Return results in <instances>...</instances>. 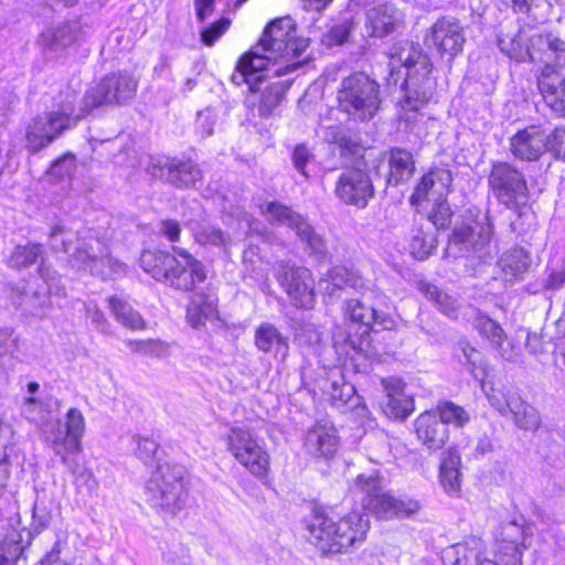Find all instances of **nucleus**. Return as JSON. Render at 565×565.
Here are the masks:
<instances>
[{
	"instance_id": "obj_1",
	"label": "nucleus",
	"mask_w": 565,
	"mask_h": 565,
	"mask_svg": "<svg viewBox=\"0 0 565 565\" xmlns=\"http://www.w3.org/2000/svg\"><path fill=\"white\" fill-rule=\"evenodd\" d=\"M369 529V519L359 512H351L338 521L315 512L306 522V537L322 554H337L363 542Z\"/></svg>"
},
{
	"instance_id": "obj_2",
	"label": "nucleus",
	"mask_w": 565,
	"mask_h": 565,
	"mask_svg": "<svg viewBox=\"0 0 565 565\" xmlns=\"http://www.w3.org/2000/svg\"><path fill=\"white\" fill-rule=\"evenodd\" d=\"M173 254L145 250L140 266L151 277L171 288L190 291L207 277L205 266L186 249L172 247Z\"/></svg>"
},
{
	"instance_id": "obj_3",
	"label": "nucleus",
	"mask_w": 565,
	"mask_h": 565,
	"mask_svg": "<svg viewBox=\"0 0 565 565\" xmlns=\"http://www.w3.org/2000/svg\"><path fill=\"white\" fill-rule=\"evenodd\" d=\"M72 234L62 225H54L50 233L51 246L70 255L73 267L89 271L102 278H110L125 273V264L111 257L108 245L89 234L78 238L77 246H72Z\"/></svg>"
},
{
	"instance_id": "obj_4",
	"label": "nucleus",
	"mask_w": 565,
	"mask_h": 565,
	"mask_svg": "<svg viewBox=\"0 0 565 565\" xmlns=\"http://www.w3.org/2000/svg\"><path fill=\"white\" fill-rule=\"evenodd\" d=\"M343 313L348 320L360 324L362 331L351 335L342 327H337L333 332V348L340 363L360 371L366 366L370 355L369 328L379 321L380 316L373 308L365 307L358 299L348 300Z\"/></svg>"
},
{
	"instance_id": "obj_5",
	"label": "nucleus",
	"mask_w": 565,
	"mask_h": 565,
	"mask_svg": "<svg viewBox=\"0 0 565 565\" xmlns=\"http://www.w3.org/2000/svg\"><path fill=\"white\" fill-rule=\"evenodd\" d=\"M307 39L296 36V24L290 17H282L271 21L257 43L262 52L275 57V63L281 66L275 67V76H282L300 67L305 60L301 55L307 50Z\"/></svg>"
},
{
	"instance_id": "obj_6",
	"label": "nucleus",
	"mask_w": 565,
	"mask_h": 565,
	"mask_svg": "<svg viewBox=\"0 0 565 565\" xmlns=\"http://www.w3.org/2000/svg\"><path fill=\"white\" fill-rule=\"evenodd\" d=\"M339 109L359 121L371 120L380 109V84L363 72L343 78L338 90Z\"/></svg>"
},
{
	"instance_id": "obj_7",
	"label": "nucleus",
	"mask_w": 565,
	"mask_h": 565,
	"mask_svg": "<svg viewBox=\"0 0 565 565\" xmlns=\"http://www.w3.org/2000/svg\"><path fill=\"white\" fill-rule=\"evenodd\" d=\"M354 490L362 507L374 513L379 519L404 518L416 513L420 505L413 499H398L384 492L376 475H360L355 479Z\"/></svg>"
},
{
	"instance_id": "obj_8",
	"label": "nucleus",
	"mask_w": 565,
	"mask_h": 565,
	"mask_svg": "<svg viewBox=\"0 0 565 565\" xmlns=\"http://www.w3.org/2000/svg\"><path fill=\"white\" fill-rule=\"evenodd\" d=\"M185 470L181 466L161 465L151 475L146 491L149 502L164 513L177 514L186 500Z\"/></svg>"
},
{
	"instance_id": "obj_9",
	"label": "nucleus",
	"mask_w": 565,
	"mask_h": 565,
	"mask_svg": "<svg viewBox=\"0 0 565 565\" xmlns=\"http://www.w3.org/2000/svg\"><path fill=\"white\" fill-rule=\"evenodd\" d=\"M260 213L271 224L289 227L301 244L305 252L319 262L329 258V250L326 239L320 235L306 217L294 211L291 207L279 202H268L260 207Z\"/></svg>"
},
{
	"instance_id": "obj_10",
	"label": "nucleus",
	"mask_w": 565,
	"mask_h": 565,
	"mask_svg": "<svg viewBox=\"0 0 565 565\" xmlns=\"http://www.w3.org/2000/svg\"><path fill=\"white\" fill-rule=\"evenodd\" d=\"M41 430L45 443L56 456H60L63 463L70 469L74 461L71 458L82 450V437L85 430V419L77 408L68 409L65 416V424L61 420H43Z\"/></svg>"
},
{
	"instance_id": "obj_11",
	"label": "nucleus",
	"mask_w": 565,
	"mask_h": 565,
	"mask_svg": "<svg viewBox=\"0 0 565 565\" xmlns=\"http://www.w3.org/2000/svg\"><path fill=\"white\" fill-rule=\"evenodd\" d=\"M226 449L249 473L264 479L270 470V456L265 441L252 429L235 426L225 437Z\"/></svg>"
},
{
	"instance_id": "obj_12",
	"label": "nucleus",
	"mask_w": 565,
	"mask_h": 565,
	"mask_svg": "<svg viewBox=\"0 0 565 565\" xmlns=\"http://www.w3.org/2000/svg\"><path fill=\"white\" fill-rule=\"evenodd\" d=\"M138 79L128 72H118L106 75L96 86L86 90L79 106L83 118L93 109L104 105H124L135 97Z\"/></svg>"
},
{
	"instance_id": "obj_13",
	"label": "nucleus",
	"mask_w": 565,
	"mask_h": 565,
	"mask_svg": "<svg viewBox=\"0 0 565 565\" xmlns=\"http://www.w3.org/2000/svg\"><path fill=\"white\" fill-rule=\"evenodd\" d=\"M79 110L76 111L74 100H66L57 110L36 116L25 128L26 148L31 152H38L46 148L56 140L66 129L71 127V122H77Z\"/></svg>"
},
{
	"instance_id": "obj_14",
	"label": "nucleus",
	"mask_w": 565,
	"mask_h": 565,
	"mask_svg": "<svg viewBox=\"0 0 565 565\" xmlns=\"http://www.w3.org/2000/svg\"><path fill=\"white\" fill-rule=\"evenodd\" d=\"M488 182L501 204L520 216L527 214L529 189L521 171L507 162H497L492 166Z\"/></svg>"
},
{
	"instance_id": "obj_15",
	"label": "nucleus",
	"mask_w": 565,
	"mask_h": 565,
	"mask_svg": "<svg viewBox=\"0 0 565 565\" xmlns=\"http://www.w3.org/2000/svg\"><path fill=\"white\" fill-rule=\"evenodd\" d=\"M388 58L391 76L394 75L396 68L406 70L403 87L407 86L411 78H414L418 85H422L424 79H433L429 76L431 63L418 43L409 40L395 42L390 49Z\"/></svg>"
},
{
	"instance_id": "obj_16",
	"label": "nucleus",
	"mask_w": 565,
	"mask_h": 565,
	"mask_svg": "<svg viewBox=\"0 0 565 565\" xmlns=\"http://www.w3.org/2000/svg\"><path fill=\"white\" fill-rule=\"evenodd\" d=\"M434 89V79H424L422 85H418L414 78H411L404 87L405 96L401 102L399 118L409 131L419 137L426 135L425 125L428 120L422 109L433 97Z\"/></svg>"
},
{
	"instance_id": "obj_17",
	"label": "nucleus",
	"mask_w": 565,
	"mask_h": 565,
	"mask_svg": "<svg viewBox=\"0 0 565 565\" xmlns=\"http://www.w3.org/2000/svg\"><path fill=\"white\" fill-rule=\"evenodd\" d=\"M277 278L295 306L312 307L315 302L313 279L308 268L281 262L278 265Z\"/></svg>"
},
{
	"instance_id": "obj_18",
	"label": "nucleus",
	"mask_w": 565,
	"mask_h": 565,
	"mask_svg": "<svg viewBox=\"0 0 565 565\" xmlns=\"http://www.w3.org/2000/svg\"><path fill=\"white\" fill-rule=\"evenodd\" d=\"M281 66L275 63V57L269 53L262 52L257 44L248 52L243 54L237 62L236 72L233 74V82L237 85L243 83L249 86L252 92L258 90V84L264 79L270 68Z\"/></svg>"
},
{
	"instance_id": "obj_19",
	"label": "nucleus",
	"mask_w": 565,
	"mask_h": 565,
	"mask_svg": "<svg viewBox=\"0 0 565 565\" xmlns=\"http://www.w3.org/2000/svg\"><path fill=\"white\" fill-rule=\"evenodd\" d=\"M335 194L343 203L363 209L373 198L374 188L365 171L348 169L338 178Z\"/></svg>"
},
{
	"instance_id": "obj_20",
	"label": "nucleus",
	"mask_w": 565,
	"mask_h": 565,
	"mask_svg": "<svg viewBox=\"0 0 565 565\" xmlns=\"http://www.w3.org/2000/svg\"><path fill=\"white\" fill-rule=\"evenodd\" d=\"M565 65L544 64L537 75V86L546 105L557 115L565 116Z\"/></svg>"
},
{
	"instance_id": "obj_21",
	"label": "nucleus",
	"mask_w": 565,
	"mask_h": 565,
	"mask_svg": "<svg viewBox=\"0 0 565 565\" xmlns=\"http://www.w3.org/2000/svg\"><path fill=\"white\" fill-rule=\"evenodd\" d=\"M428 40L440 54L450 58L462 51L465 44L463 29L456 19H438L430 29Z\"/></svg>"
},
{
	"instance_id": "obj_22",
	"label": "nucleus",
	"mask_w": 565,
	"mask_h": 565,
	"mask_svg": "<svg viewBox=\"0 0 565 565\" xmlns=\"http://www.w3.org/2000/svg\"><path fill=\"white\" fill-rule=\"evenodd\" d=\"M0 533V565H15L23 550L31 544L32 534L21 527L18 518H11L2 525Z\"/></svg>"
},
{
	"instance_id": "obj_23",
	"label": "nucleus",
	"mask_w": 565,
	"mask_h": 565,
	"mask_svg": "<svg viewBox=\"0 0 565 565\" xmlns=\"http://www.w3.org/2000/svg\"><path fill=\"white\" fill-rule=\"evenodd\" d=\"M452 174L446 168H435L422 177L411 196L413 205L434 202L446 198L450 191Z\"/></svg>"
},
{
	"instance_id": "obj_24",
	"label": "nucleus",
	"mask_w": 565,
	"mask_h": 565,
	"mask_svg": "<svg viewBox=\"0 0 565 565\" xmlns=\"http://www.w3.org/2000/svg\"><path fill=\"white\" fill-rule=\"evenodd\" d=\"M149 171L154 178L166 179L178 188L193 186L202 178L201 170L192 161L162 162L161 160H156L149 167Z\"/></svg>"
},
{
	"instance_id": "obj_25",
	"label": "nucleus",
	"mask_w": 565,
	"mask_h": 565,
	"mask_svg": "<svg viewBox=\"0 0 565 565\" xmlns=\"http://www.w3.org/2000/svg\"><path fill=\"white\" fill-rule=\"evenodd\" d=\"M473 328L488 340L499 354L507 361H514L520 355V349L507 341V335L501 326L488 316L477 312L472 320Z\"/></svg>"
},
{
	"instance_id": "obj_26",
	"label": "nucleus",
	"mask_w": 565,
	"mask_h": 565,
	"mask_svg": "<svg viewBox=\"0 0 565 565\" xmlns=\"http://www.w3.org/2000/svg\"><path fill=\"white\" fill-rule=\"evenodd\" d=\"M191 215L186 218V225L193 233L194 239L201 245L226 247L231 238L221 228L206 224L204 211L200 203L193 201L189 204Z\"/></svg>"
},
{
	"instance_id": "obj_27",
	"label": "nucleus",
	"mask_w": 565,
	"mask_h": 565,
	"mask_svg": "<svg viewBox=\"0 0 565 565\" xmlns=\"http://www.w3.org/2000/svg\"><path fill=\"white\" fill-rule=\"evenodd\" d=\"M510 149L521 160L535 161L546 151V135L540 127L529 126L511 138Z\"/></svg>"
},
{
	"instance_id": "obj_28",
	"label": "nucleus",
	"mask_w": 565,
	"mask_h": 565,
	"mask_svg": "<svg viewBox=\"0 0 565 565\" xmlns=\"http://www.w3.org/2000/svg\"><path fill=\"white\" fill-rule=\"evenodd\" d=\"M39 273L45 286L30 287V290L25 292L24 298L20 302V306H25L34 313H43L51 307V294L65 295L64 290H61L58 287V277L55 271L42 265Z\"/></svg>"
},
{
	"instance_id": "obj_29",
	"label": "nucleus",
	"mask_w": 565,
	"mask_h": 565,
	"mask_svg": "<svg viewBox=\"0 0 565 565\" xmlns=\"http://www.w3.org/2000/svg\"><path fill=\"white\" fill-rule=\"evenodd\" d=\"M418 440L430 450L441 449L448 440L449 430L437 413H422L414 423Z\"/></svg>"
},
{
	"instance_id": "obj_30",
	"label": "nucleus",
	"mask_w": 565,
	"mask_h": 565,
	"mask_svg": "<svg viewBox=\"0 0 565 565\" xmlns=\"http://www.w3.org/2000/svg\"><path fill=\"white\" fill-rule=\"evenodd\" d=\"M303 446L316 457L329 458L338 450V436L329 422L316 423L306 434Z\"/></svg>"
},
{
	"instance_id": "obj_31",
	"label": "nucleus",
	"mask_w": 565,
	"mask_h": 565,
	"mask_svg": "<svg viewBox=\"0 0 565 565\" xmlns=\"http://www.w3.org/2000/svg\"><path fill=\"white\" fill-rule=\"evenodd\" d=\"M531 62L565 65V41L553 33L533 34Z\"/></svg>"
},
{
	"instance_id": "obj_32",
	"label": "nucleus",
	"mask_w": 565,
	"mask_h": 565,
	"mask_svg": "<svg viewBox=\"0 0 565 565\" xmlns=\"http://www.w3.org/2000/svg\"><path fill=\"white\" fill-rule=\"evenodd\" d=\"M403 22V14L395 7L381 4L366 13L365 28L370 36H385L395 31Z\"/></svg>"
},
{
	"instance_id": "obj_33",
	"label": "nucleus",
	"mask_w": 565,
	"mask_h": 565,
	"mask_svg": "<svg viewBox=\"0 0 565 565\" xmlns=\"http://www.w3.org/2000/svg\"><path fill=\"white\" fill-rule=\"evenodd\" d=\"M254 342L258 350L273 353L276 360L284 362L289 354L288 338L270 323H262L255 330Z\"/></svg>"
},
{
	"instance_id": "obj_34",
	"label": "nucleus",
	"mask_w": 565,
	"mask_h": 565,
	"mask_svg": "<svg viewBox=\"0 0 565 565\" xmlns=\"http://www.w3.org/2000/svg\"><path fill=\"white\" fill-rule=\"evenodd\" d=\"M532 533L529 527L518 520L503 523L500 527L497 539L507 553L511 552L515 561H520L522 553L529 546V540Z\"/></svg>"
},
{
	"instance_id": "obj_35",
	"label": "nucleus",
	"mask_w": 565,
	"mask_h": 565,
	"mask_svg": "<svg viewBox=\"0 0 565 565\" xmlns=\"http://www.w3.org/2000/svg\"><path fill=\"white\" fill-rule=\"evenodd\" d=\"M460 465V455L452 449L445 454L440 462L439 481L444 490L450 495H457L461 490Z\"/></svg>"
},
{
	"instance_id": "obj_36",
	"label": "nucleus",
	"mask_w": 565,
	"mask_h": 565,
	"mask_svg": "<svg viewBox=\"0 0 565 565\" xmlns=\"http://www.w3.org/2000/svg\"><path fill=\"white\" fill-rule=\"evenodd\" d=\"M481 555V542L471 540L446 547L441 558L444 565H477Z\"/></svg>"
},
{
	"instance_id": "obj_37",
	"label": "nucleus",
	"mask_w": 565,
	"mask_h": 565,
	"mask_svg": "<svg viewBox=\"0 0 565 565\" xmlns=\"http://www.w3.org/2000/svg\"><path fill=\"white\" fill-rule=\"evenodd\" d=\"M492 226L489 223L478 224L476 228L462 225L454 231V241L476 252L482 250L491 241Z\"/></svg>"
},
{
	"instance_id": "obj_38",
	"label": "nucleus",
	"mask_w": 565,
	"mask_h": 565,
	"mask_svg": "<svg viewBox=\"0 0 565 565\" xmlns=\"http://www.w3.org/2000/svg\"><path fill=\"white\" fill-rule=\"evenodd\" d=\"M388 167L390 172L387 177V182L394 185L411 178L415 170L412 153L402 148H394L391 150L388 158Z\"/></svg>"
},
{
	"instance_id": "obj_39",
	"label": "nucleus",
	"mask_w": 565,
	"mask_h": 565,
	"mask_svg": "<svg viewBox=\"0 0 565 565\" xmlns=\"http://www.w3.org/2000/svg\"><path fill=\"white\" fill-rule=\"evenodd\" d=\"M530 266V256L521 247H513L507 250L498 260V267L505 280L519 278Z\"/></svg>"
},
{
	"instance_id": "obj_40",
	"label": "nucleus",
	"mask_w": 565,
	"mask_h": 565,
	"mask_svg": "<svg viewBox=\"0 0 565 565\" xmlns=\"http://www.w3.org/2000/svg\"><path fill=\"white\" fill-rule=\"evenodd\" d=\"M381 408L390 418L405 419L414 411V401L399 390L388 391Z\"/></svg>"
},
{
	"instance_id": "obj_41",
	"label": "nucleus",
	"mask_w": 565,
	"mask_h": 565,
	"mask_svg": "<svg viewBox=\"0 0 565 565\" xmlns=\"http://www.w3.org/2000/svg\"><path fill=\"white\" fill-rule=\"evenodd\" d=\"M508 415H511L515 425L524 430H535L541 424L537 411L520 396L511 399Z\"/></svg>"
},
{
	"instance_id": "obj_42",
	"label": "nucleus",
	"mask_w": 565,
	"mask_h": 565,
	"mask_svg": "<svg viewBox=\"0 0 565 565\" xmlns=\"http://www.w3.org/2000/svg\"><path fill=\"white\" fill-rule=\"evenodd\" d=\"M76 39L75 30L71 24H62L42 32L40 42L44 50L58 52L70 46Z\"/></svg>"
},
{
	"instance_id": "obj_43",
	"label": "nucleus",
	"mask_w": 565,
	"mask_h": 565,
	"mask_svg": "<svg viewBox=\"0 0 565 565\" xmlns=\"http://www.w3.org/2000/svg\"><path fill=\"white\" fill-rule=\"evenodd\" d=\"M499 46L503 53L519 62L531 61L532 36L518 32L513 36L499 39Z\"/></svg>"
},
{
	"instance_id": "obj_44",
	"label": "nucleus",
	"mask_w": 565,
	"mask_h": 565,
	"mask_svg": "<svg viewBox=\"0 0 565 565\" xmlns=\"http://www.w3.org/2000/svg\"><path fill=\"white\" fill-rule=\"evenodd\" d=\"M109 307L119 323L131 330H141L146 323L141 316L126 301L117 298H109Z\"/></svg>"
},
{
	"instance_id": "obj_45",
	"label": "nucleus",
	"mask_w": 565,
	"mask_h": 565,
	"mask_svg": "<svg viewBox=\"0 0 565 565\" xmlns=\"http://www.w3.org/2000/svg\"><path fill=\"white\" fill-rule=\"evenodd\" d=\"M216 311L215 303L201 297H194L188 306L186 320L193 328L204 324L205 319L212 317Z\"/></svg>"
},
{
	"instance_id": "obj_46",
	"label": "nucleus",
	"mask_w": 565,
	"mask_h": 565,
	"mask_svg": "<svg viewBox=\"0 0 565 565\" xmlns=\"http://www.w3.org/2000/svg\"><path fill=\"white\" fill-rule=\"evenodd\" d=\"M433 412L437 413L438 418L443 420L446 426L448 424H454L461 427L470 419L469 414L461 406L456 405L452 402H443L438 404L436 411Z\"/></svg>"
},
{
	"instance_id": "obj_47",
	"label": "nucleus",
	"mask_w": 565,
	"mask_h": 565,
	"mask_svg": "<svg viewBox=\"0 0 565 565\" xmlns=\"http://www.w3.org/2000/svg\"><path fill=\"white\" fill-rule=\"evenodd\" d=\"M125 344L135 353L146 356L163 358L169 352L167 343L157 339L147 340H126Z\"/></svg>"
},
{
	"instance_id": "obj_48",
	"label": "nucleus",
	"mask_w": 565,
	"mask_h": 565,
	"mask_svg": "<svg viewBox=\"0 0 565 565\" xmlns=\"http://www.w3.org/2000/svg\"><path fill=\"white\" fill-rule=\"evenodd\" d=\"M43 255L40 244H26L17 246L10 257V265L15 268L28 267L38 262Z\"/></svg>"
},
{
	"instance_id": "obj_49",
	"label": "nucleus",
	"mask_w": 565,
	"mask_h": 565,
	"mask_svg": "<svg viewBox=\"0 0 565 565\" xmlns=\"http://www.w3.org/2000/svg\"><path fill=\"white\" fill-rule=\"evenodd\" d=\"M328 280L335 287V288H360L362 287V279L361 277L353 271L352 269H349L344 266H334L332 269L328 273Z\"/></svg>"
},
{
	"instance_id": "obj_50",
	"label": "nucleus",
	"mask_w": 565,
	"mask_h": 565,
	"mask_svg": "<svg viewBox=\"0 0 565 565\" xmlns=\"http://www.w3.org/2000/svg\"><path fill=\"white\" fill-rule=\"evenodd\" d=\"M286 88L287 87H284L280 83H275L263 92L258 107V111L262 116H269L274 111L282 100Z\"/></svg>"
},
{
	"instance_id": "obj_51",
	"label": "nucleus",
	"mask_w": 565,
	"mask_h": 565,
	"mask_svg": "<svg viewBox=\"0 0 565 565\" xmlns=\"http://www.w3.org/2000/svg\"><path fill=\"white\" fill-rule=\"evenodd\" d=\"M420 290L433 300L445 315L454 317L456 313V301L447 294L440 291L436 286L420 284Z\"/></svg>"
},
{
	"instance_id": "obj_52",
	"label": "nucleus",
	"mask_w": 565,
	"mask_h": 565,
	"mask_svg": "<svg viewBox=\"0 0 565 565\" xmlns=\"http://www.w3.org/2000/svg\"><path fill=\"white\" fill-rule=\"evenodd\" d=\"M75 170V157L72 154H66L53 162L49 170V174L56 180H63L64 178L72 177Z\"/></svg>"
},
{
	"instance_id": "obj_53",
	"label": "nucleus",
	"mask_w": 565,
	"mask_h": 565,
	"mask_svg": "<svg viewBox=\"0 0 565 565\" xmlns=\"http://www.w3.org/2000/svg\"><path fill=\"white\" fill-rule=\"evenodd\" d=\"M518 396L519 395L515 393L504 392L500 388H491V391L487 393V397L491 406H493L503 416L508 415L511 399Z\"/></svg>"
},
{
	"instance_id": "obj_54",
	"label": "nucleus",
	"mask_w": 565,
	"mask_h": 565,
	"mask_svg": "<svg viewBox=\"0 0 565 565\" xmlns=\"http://www.w3.org/2000/svg\"><path fill=\"white\" fill-rule=\"evenodd\" d=\"M231 21L227 18H222L217 22L212 23L210 26L201 31V40L205 45H213L230 28Z\"/></svg>"
},
{
	"instance_id": "obj_55",
	"label": "nucleus",
	"mask_w": 565,
	"mask_h": 565,
	"mask_svg": "<svg viewBox=\"0 0 565 565\" xmlns=\"http://www.w3.org/2000/svg\"><path fill=\"white\" fill-rule=\"evenodd\" d=\"M431 203L433 209L429 214L431 222L439 228L447 227L451 216L449 204L447 203L445 198L438 201H434Z\"/></svg>"
},
{
	"instance_id": "obj_56",
	"label": "nucleus",
	"mask_w": 565,
	"mask_h": 565,
	"mask_svg": "<svg viewBox=\"0 0 565 565\" xmlns=\"http://www.w3.org/2000/svg\"><path fill=\"white\" fill-rule=\"evenodd\" d=\"M134 440L137 445L136 455L142 460L151 459L158 450V444L151 438L137 436Z\"/></svg>"
},
{
	"instance_id": "obj_57",
	"label": "nucleus",
	"mask_w": 565,
	"mask_h": 565,
	"mask_svg": "<svg viewBox=\"0 0 565 565\" xmlns=\"http://www.w3.org/2000/svg\"><path fill=\"white\" fill-rule=\"evenodd\" d=\"M565 143V128L556 127L550 135H546V150L561 154L562 147Z\"/></svg>"
},
{
	"instance_id": "obj_58",
	"label": "nucleus",
	"mask_w": 565,
	"mask_h": 565,
	"mask_svg": "<svg viewBox=\"0 0 565 565\" xmlns=\"http://www.w3.org/2000/svg\"><path fill=\"white\" fill-rule=\"evenodd\" d=\"M51 522V513L45 507L35 503L33 507V526L36 532L45 529Z\"/></svg>"
},
{
	"instance_id": "obj_59",
	"label": "nucleus",
	"mask_w": 565,
	"mask_h": 565,
	"mask_svg": "<svg viewBox=\"0 0 565 565\" xmlns=\"http://www.w3.org/2000/svg\"><path fill=\"white\" fill-rule=\"evenodd\" d=\"M310 158L311 154L307 147L299 145L295 148L292 153V162L295 168L303 175H307L305 168Z\"/></svg>"
},
{
	"instance_id": "obj_60",
	"label": "nucleus",
	"mask_w": 565,
	"mask_h": 565,
	"mask_svg": "<svg viewBox=\"0 0 565 565\" xmlns=\"http://www.w3.org/2000/svg\"><path fill=\"white\" fill-rule=\"evenodd\" d=\"M160 233L170 242H178L181 234L180 224L174 220H163L160 223Z\"/></svg>"
},
{
	"instance_id": "obj_61",
	"label": "nucleus",
	"mask_w": 565,
	"mask_h": 565,
	"mask_svg": "<svg viewBox=\"0 0 565 565\" xmlns=\"http://www.w3.org/2000/svg\"><path fill=\"white\" fill-rule=\"evenodd\" d=\"M17 339L10 330H0V360L17 349Z\"/></svg>"
},
{
	"instance_id": "obj_62",
	"label": "nucleus",
	"mask_w": 565,
	"mask_h": 565,
	"mask_svg": "<svg viewBox=\"0 0 565 565\" xmlns=\"http://www.w3.org/2000/svg\"><path fill=\"white\" fill-rule=\"evenodd\" d=\"M461 352L468 364L471 365V372L482 364L481 353L468 343L461 344Z\"/></svg>"
},
{
	"instance_id": "obj_63",
	"label": "nucleus",
	"mask_w": 565,
	"mask_h": 565,
	"mask_svg": "<svg viewBox=\"0 0 565 565\" xmlns=\"http://www.w3.org/2000/svg\"><path fill=\"white\" fill-rule=\"evenodd\" d=\"M411 247L417 259H425L431 253L433 244L427 245L424 238L414 237Z\"/></svg>"
},
{
	"instance_id": "obj_64",
	"label": "nucleus",
	"mask_w": 565,
	"mask_h": 565,
	"mask_svg": "<svg viewBox=\"0 0 565 565\" xmlns=\"http://www.w3.org/2000/svg\"><path fill=\"white\" fill-rule=\"evenodd\" d=\"M195 12L198 19L203 22L205 19L211 17L214 11V0H194Z\"/></svg>"
}]
</instances>
